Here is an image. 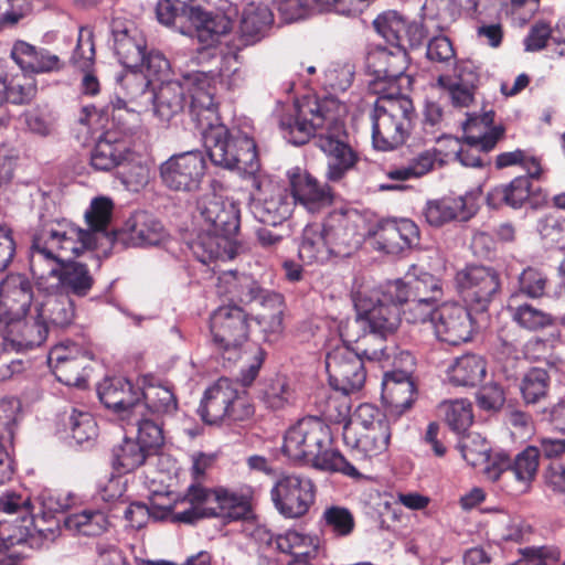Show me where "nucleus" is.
I'll return each mask as SVG.
<instances>
[{
	"label": "nucleus",
	"instance_id": "nucleus-1",
	"mask_svg": "<svg viewBox=\"0 0 565 565\" xmlns=\"http://www.w3.org/2000/svg\"><path fill=\"white\" fill-rule=\"evenodd\" d=\"M94 248V234L65 220H41L30 247V270L39 289L86 297L95 285L94 274L86 263L71 256Z\"/></svg>",
	"mask_w": 565,
	"mask_h": 565
},
{
	"label": "nucleus",
	"instance_id": "nucleus-2",
	"mask_svg": "<svg viewBox=\"0 0 565 565\" xmlns=\"http://www.w3.org/2000/svg\"><path fill=\"white\" fill-rule=\"evenodd\" d=\"M210 82L211 77L206 75L196 77L198 87L189 107L190 117L202 135L210 160L224 169L255 173L259 168L256 143L246 135L230 132L218 122L217 105Z\"/></svg>",
	"mask_w": 565,
	"mask_h": 565
},
{
	"label": "nucleus",
	"instance_id": "nucleus-3",
	"mask_svg": "<svg viewBox=\"0 0 565 565\" xmlns=\"http://www.w3.org/2000/svg\"><path fill=\"white\" fill-rule=\"evenodd\" d=\"M198 211L206 230L191 243L193 256L204 265L216 259L234 258V237L241 223L238 206L233 201L209 194L199 200Z\"/></svg>",
	"mask_w": 565,
	"mask_h": 565
},
{
	"label": "nucleus",
	"instance_id": "nucleus-4",
	"mask_svg": "<svg viewBox=\"0 0 565 565\" xmlns=\"http://www.w3.org/2000/svg\"><path fill=\"white\" fill-rule=\"evenodd\" d=\"M347 116V105L334 95L320 98V151L326 158L324 177L331 183L342 182L360 161L350 141Z\"/></svg>",
	"mask_w": 565,
	"mask_h": 565
},
{
	"label": "nucleus",
	"instance_id": "nucleus-5",
	"mask_svg": "<svg viewBox=\"0 0 565 565\" xmlns=\"http://www.w3.org/2000/svg\"><path fill=\"white\" fill-rule=\"evenodd\" d=\"M379 95L372 113V141L376 149L387 151L402 146L408 138L415 118L413 100L398 87L376 89Z\"/></svg>",
	"mask_w": 565,
	"mask_h": 565
},
{
	"label": "nucleus",
	"instance_id": "nucleus-6",
	"mask_svg": "<svg viewBox=\"0 0 565 565\" xmlns=\"http://www.w3.org/2000/svg\"><path fill=\"white\" fill-rule=\"evenodd\" d=\"M54 533L52 527H40L35 524L33 507L30 498L15 492L0 497V542L3 544L30 547L41 539Z\"/></svg>",
	"mask_w": 565,
	"mask_h": 565
},
{
	"label": "nucleus",
	"instance_id": "nucleus-7",
	"mask_svg": "<svg viewBox=\"0 0 565 565\" xmlns=\"http://www.w3.org/2000/svg\"><path fill=\"white\" fill-rule=\"evenodd\" d=\"M494 116L492 109L482 115H469L463 125V145L457 152V158L462 166L484 167L488 163L487 153L504 138L505 128L502 125H493Z\"/></svg>",
	"mask_w": 565,
	"mask_h": 565
},
{
	"label": "nucleus",
	"instance_id": "nucleus-8",
	"mask_svg": "<svg viewBox=\"0 0 565 565\" xmlns=\"http://www.w3.org/2000/svg\"><path fill=\"white\" fill-rule=\"evenodd\" d=\"M252 490L236 493L226 488H206L200 481H192L181 503L186 502L196 508H210L220 511L215 518L243 520L252 513Z\"/></svg>",
	"mask_w": 565,
	"mask_h": 565
},
{
	"label": "nucleus",
	"instance_id": "nucleus-9",
	"mask_svg": "<svg viewBox=\"0 0 565 565\" xmlns=\"http://www.w3.org/2000/svg\"><path fill=\"white\" fill-rule=\"evenodd\" d=\"M210 330L215 349L228 361L236 360L248 340L247 315L237 306L220 307L211 316Z\"/></svg>",
	"mask_w": 565,
	"mask_h": 565
},
{
	"label": "nucleus",
	"instance_id": "nucleus-10",
	"mask_svg": "<svg viewBox=\"0 0 565 565\" xmlns=\"http://www.w3.org/2000/svg\"><path fill=\"white\" fill-rule=\"evenodd\" d=\"M385 295L386 284L370 291L358 290L353 301L367 329L392 337L401 324V302L385 299Z\"/></svg>",
	"mask_w": 565,
	"mask_h": 565
},
{
	"label": "nucleus",
	"instance_id": "nucleus-11",
	"mask_svg": "<svg viewBox=\"0 0 565 565\" xmlns=\"http://www.w3.org/2000/svg\"><path fill=\"white\" fill-rule=\"evenodd\" d=\"M455 280L466 305L477 312L487 311L501 289L498 271L481 265L466 266L456 274Z\"/></svg>",
	"mask_w": 565,
	"mask_h": 565
},
{
	"label": "nucleus",
	"instance_id": "nucleus-12",
	"mask_svg": "<svg viewBox=\"0 0 565 565\" xmlns=\"http://www.w3.org/2000/svg\"><path fill=\"white\" fill-rule=\"evenodd\" d=\"M205 168V159L201 151H184L171 156L160 164V179L172 191L193 192L200 188Z\"/></svg>",
	"mask_w": 565,
	"mask_h": 565
},
{
	"label": "nucleus",
	"instance_id": "nucleus-13",
	"mask_svg": "<svg viewBox=\"0 0 565 565\" xmlns=\"http://www.w3.org/2000/svg\"><path fill=\"white\" fill-rule=\"evenodd\" d=\"M324 364L328 382L333 391L350 393L364 385L366 372L363 360L350 348L335 347L327 353Z\"/></svg>",
	"mask_w": 565,
	"mask_h": 565
},
{
	"label": "nucleus",
	"instance_id": "nucleus-14",
	"mask_svg": "<svg viewBox=\"0 0 565 565\" xmlns=\"http://www.w3.org/2000/svg\"><path fill=\"white\" fill-rule=\"evenodd\" d=\"M539 466V447L527 446L513 459L508 455H498L492 465L487 468V475L492 481L508 483L510 480H514L519 490L523 491L535 479Z\"/></svg>",
	"mask_w": 565,
	"mask_h": 565
},
{
	"label": "nucleus",
	"instance_id": "nucleus-15",
	"mask_svg": "<svg viewBox=\"0 0 565 565\" xmlns=\"http://www.w3.org/2000/svg\"><path fill=\"white\" fill-rule=\"evenodd\" d=\"M433 327L438 340L458 345L471 340L475 321L466 306L456 301H446L435 310Z\"/></svg>",
	"mask_w": 565,
	"mask_h": 565
},
{
	"label": "nucleus",
	"instance_id": "nucleus-16",
	"mask_svg": "<svg viewBox=\"0 0 565 565\" xmlns=\"http://www.w3.org/2000/svg\"><path fill=\"white\" fill-rule=\"evenodd\" d=\"M275 508L286 518H300L315 502V484L297 476H284L270 491Z\"/></svg>",
	"mask_w": 565,
	"mask_h": 565
},
{
	"label": "nucleus",
	"instance_id": "nucleus-17",
	"mask_svg": "<svg viewBox=\"0 0 565 565\" xmlns=\"http://www.w3.org/2000/svg\"><path fill=\"white\" fill-rule=\"evenodd\" d=\"M282 452L298 466L318 469V417H303L289 428Z\"/></svg>",
	"mask_w": 565,
	"mask_h": 565
},
{
	"label": "nucleus",
	"instance_id": "nucleus-18",
	"mask_svg": "<svg viewBox=\"0 0 565 565\" xmlns=\"http://www.w3.org/2000/svg\"><path fill=\"white\" fill-rule=\"evenodd\" d=\"M131 128L122 125L119 130L107 128L90 151V166L97 171H110L128 161L131 147Z\"/></svg>",
	"mask_w": 565,
	"mask_h": 565
},
{
	"label": "nucleus",
	"instance_id": "nucleus-19",
	"mask_svg": "<svg viewBox=\"0 0 565 565\" xmlns=\"http://www.w3.org/2000/svg\"><path fill=\"white\" fill-rule=\"evenodd\" d=\"M250 210L255 218L269 226H277L291 213V202L285 190L271 183L263 184L254 179Z\"/></svg>",
	"mask_w": 565,
	"mask_h": 565
},
{
	"label": "nucleus",
	"instance_id": "nucleus-20",
	"mask_svg": "<svg viewBox=\"0 0 565 565\" xmlns=\"http://www.w3.org/2000/svg\"><path fill=\"white\" fill-rule=\"evenodd\" d=\"M97 394L105 407L124 420L142 408L140 387L125 377L104 379L97 386Z\"/></svg>",
	"mask_w": 565,
	"mask_h": 565
},
{
	"label": "nucleus",
	"instance_id": "nucleus-21",
	"mask_svg": "<svg viewBox=\"0 0 565 565\" xmlns=\"http://www.w3.org/2000/svg\"><path fill=\"white\" fill-rule=\"evenodd\" d=\"M163 237V226L152 214L146 211L134 213L117 231L110 236L113 245L122 247H136L143 245H156Z\"/></svg>",
	"mask_w": 565,
	"mask_h": 565
},
{
	"label": "nucleus",
	"instance_id": "nucleus-22",
	"mask_svg": "<svg viewBox=\"0 0 565 565\" xmlns=\"http://www.w3.org/2000/svg\"><path fill=\"white\" fill-rule=\"evenodd\" d=\"M370 234L376 248L387 254H398L419 243V228L408 218L380 221Z\"/></svg>",
	"mask_w": 565,
	"mask_h": 565
},
{
	"label": "nucleus",
	"instance_id": "nucleus-23",
	"mask_svg": "<svg viewBox=\"0 0 565 565\" xmlns=\"http://www.w3.org/2000/svg\"><path fill=\"white\" fill-rule=\"evenodd\" d=\"M477 211L475 196L466 194L429 200L423 210V215L430 226L440 227L452 221H469Z\"/></svg>",
	"mask_w": 565,
	"mask_h": 565
},
{
	"label": "nucleus",
	"instance_id": "nucleus-24",
	"mask_svg": "<svg viewBox=\"0 0 565 565\" xmlns=\"http://www.w3.org/2000/svg\"><path fill=\"white\" fill-rule=\"evenodd\" d=\"M407 273V281L396 279L386 282L385 299H397V302L407 300V297L418 299L431 298V301L438 302L443 296V282L439 278L427 271Z\"/></svg>",
	"mask_w": 565,
	"mask_h": 565
},
{
	"label": "nucleus",
	"instance_id": "nucleus-25",
	"mask_svg": "<svg viewBox=\"0 0 565 565\" xmlns=\"http://www.w3.org/2000/svg\"><path fill=\"white\" fill-rule=\"evenodd\" d=\"M199 75H206L211 77L210 85L214 93L215 88L212 84L215 81V75L213 73L194 74L191 78V85L193 86L192 89L180 82L162 83L157 92L148 89L147 94L149 95V98L153 100L154 113L160 119L169 121L174 116L183 111L186 104L188 93H190V96L192 97L193 92L198 87L195 81Z\"/></svg>",
	"mask_w": 565,
	"mask_h": 565
},
{
	"label": "nucleus",
	"instance_id": "nucleus-26",
	"mask_svg": "<svg viewBox=\"0 0 565 565\" xmlns=\"http://www.w3.org/2000/svg\"><path fill=\"white\" fill-rule=\"evenodd\" d=\"M194 0H174L181 6V14L195 28L198 38L202 42L214 41V36L228 33L233 28L232 15L236 9L232 8L227 13H212L199 6H192Z\"/></svg>",
	"mask_w": 565,
	"mask_h": 565
},
{
	"label": "nucleus",
	"instance_id": "nucleus-27",
	"mask_svg": "<svg viewBox=\"0 0 565 565\" xmlns=\"http://www.w3.org/2000/svg\"><path fill=\"white\" fill-rule=\"evenodd\" d=\"M47 326L38 317L26 316L0 323V337L17 351L31 350L47 339Z\"/></svg>",
	"mask_w": 565,
	"mask_h": 565
},
{
	"label": "nucleus",
	"instance_id": "nucleus-28",
	"mask_svg": "<svg viewBox=\"0 0 565 565\" xmlns=\"http://www.w3.org/2000/svg\"><path fill=\"white\" fill-rule=\"evenodd\" d=\"M32 300V286L24 276H7L0 285V323L26 316Z\"/></svg>",
	"mask_w": 565,
	"mask_h": 565
},
{
	"label": "nucleus",
	"instance_id": "nucleus-29",
	"mask_svg": "<svg viewBox=\"0 0 565 565\" xmlns=\"http://www.w3.org/2000/svg\"><path fill=\"white\" fill-rule=\"evenodd\" d=\"M366 65L377 79L373 85L375 92V88L380 89L381 81L391 83L401 78L408 68L409 57L405 47L394 46L393 50H388L379 46L369 52Z\"/></svg>",
	"mask_w": 565,
	"mask_h": 565
},
{
	"label": "nucleus",
	"instance_id": "nucleus-30",
	"mask_svg": "<svg viewBox=\"0 0 565 565\" xmlns=\"http://www.w3.org/2000/svg\"><path fill=\"white\" fill-rule=\"evenodd\" d=\"M46 292L47 295L36 306L38 317L47 326V332L67 330L76 319L73 299L61 291Z\"/></svg>",
	"mask_w": 565,
	"mask_h": 565
},
{
	"label": "nucleus",
	"instance_id": "nucleus-31",
	"mask_svg": "<svg viewBox=\"0 0 565 565\" xmlns=\"http://www.w3.org/2000/svg\"><path fill=\"white\" fill-rule=\"evenodd\" d=\"M416 385L411 373L403 370L386 372L382 382V398L395 414L409 409L416 398Z\"/></svg>",
	"mask_w": 565,
	"mask_h": 565
},
{
	"label": "nucleus",
	"instance_id": "nucleus-32",
	"mask_svg": "<svg viewBox=\"0 0 565 565\" xmlns=\"http://www.w3.org/2000/svg\"><path fill=\"white\" fill-rule=\"evenodd\" d=\"M236 396V390L227 379H220L209 387L198 409L202 420L206 424H217L228 415V405Z\"/></svg>",
	"mask_w": 565,
	"mask_h": 565
},
{
	"label": "nucleus",
	"instance_id": "nucleus-33",
	"mask_svg": "<svg viewBox=\"0 0 565 565\" xmlns=\"http://www.w3.org/2000/svg\"><path fill=\"white\" fill-rule=\"evenodd\" d=\"M391 435L390 425H379L355 431H342L344 444L359 451L365 458H372L383 454L388 448Z\"/></svg>",
	"mask_w": 565,
	"mask_h": 565
},
{
	"label": "nucleus",
	"instance_id": "nucleus-34",
	"mask_svg": "<svg viewBox=\"0 0 565 565\" xmlns=\"http://www.w3.org/2000/svg\"><path fill=\"white\" fill-rule=\"evenodd\" d=\"M221 282L227 286V291L232 299L241 303H250L259 301L262 305H280L282 297L279 294L270 292L259 286V284L247 276H236L233 273L225 274L220 278Z\"/></svg>",
	"mask_w": 565,
	"mask_h": 565
},
{
	"label": "nucleus",
	"instance_id": "nucleus-35",
	"mask_svg": "<svg viewBox=\"0 0 565 565\" xmlns=\"http://www.w3.org/2000/svg\"><path fill=\"white\" fill-rule=\"evenodd\" d=\"M11 57L22 71L31 73H49L60 71L63 63L60 57L47 50H38L24 41H17L11 51Z\"/></svg>",
	"mask_w": 565,
	"mask_h": 565
},
{
	"label": "nucleus",
	"instance_id": "nucleus-36",
	"mask_svg": "<svg viewBox=\"0 0 565 565\" xmlns=\"http://www.w3.org/2000/svg\"><path fill=\"white\" fill-rule=\"evenodd\" d=\"M552 363H546V367L531 366L519 379L518 388L525 406H534L545 402L551 392Z\"/></svg>",
	"mask_w": 565,
	"mask_h": 565
},
{
	"label": "nucleus",
	"instance_id": "nucleus-37",
	"mask_svg": "<svg viewBox=\"0 0 565 565\" xmlns=\"http://www.w3.org/2000/svg\"><path fill=\"white\" fill-rule=\"evenodd\" d=\"M274 15L267 6L249 3L245 7L238 28V41L243 46L259 42L270 29Z\"/></svg>",
	"mask_w": 565,
	"mask_h": 565
},
{
	"label": "nucleus",
	"instance_id": "nucleus-38",
	"mask_svg": "<svg viewBox=\"0 0 565 565\" xmlns=\"http://www.w3.org/2000/svg\"><path fill=\"white\" fill-rule=\"evenodd\" d=\"M141 405L140 413L161 418L173 415L178 409L177 397L171 387L152 380L145 379L140 387Z\"/></svg>",
	"mask_w": 565,
	"mask_h": 565
},
{
	"label": "nucleus",
	"instance_id": "nucleus-39",
	"mask_svg": "<svg viewBox=\"0 0 565 565\" xmlns=\"http://www.w3.org/2000/svg\"><path fill=\"white\" fill-rule=\"evenodd\" d=\"M320 238L329 256H349L350 245L348 239L347 213L342 210L330 212L323 220Z\"/></svg>",
	"mask_w": 565,
	"mask_h": 565
},
{
	"label": "nucleus",
	"instance_id": "nucleus-40",
	"mask_svg": "<svg viewBox=\"0 0 565 565\" xmlns=\"http://www.w3.org/2000/svg\"><path fill=\"white\" fill-rule=\"evenodd\" d=\"M487 375V360L477 353H465L455 359L448 367V379L452 385L476 387Z\"/></svg>",
	"mask_w": 565,
	"mask_h": 565
},
{
	"label": "nucleus",
	"instance_id": "nucleus-41",
	"mask_svg": "<svg viewBox=\"0 0 565 565\" xmlns=\"http://www.w3.org/2000/svg\"><path fill=\"white\" fill-rule=\"evenodd\" d=\"M531 180L526 177H516L507 184H499L492 188L487 194L489 207L499 210L502 206L520 209L529 200L531 192Z\"/></svg>",
	"mask_w": 565,
	"mask_h": 565
},
{
	"label": "nucleus",
	"instance_id": "nucleus-42",
	"mask_svg": "<svg viewBox=\"0 0 565 565\" xmlns=\"http://www.w3.org/2000/svg\"><path fill=\"white\" fill-rule=\"evenodd\" d=\"M349 393L335 392V394L323 395L324 402L320 407V433L328 435L330 444L333 443L334 435H339L340 425L348 422L349 416Z\"/></svg>",
	"mask_w": 565,
	"mask_h": 565
},
{
	"label": "nucleus",
	"instance_id": "nucleus-43",
	"mask_svg": "<svg viewBox=\"0 0 565 565\" xmlns=\"http://www.w3.org/2000/svg\"><path fill=\"white\" fill-rule=\"evenodd\" d=\"M298 115L295 124L280 121L282 129L288 130L290 137L289 140L294 145L300 146L309 141L315 136L316 126L312 120L307 119L309 113L312 117L318 116V95L312 94L311 96L305 97L301 104L297 105Z\"/></svg>",
	"mask_w": 565,
	"mask_h": 565
},
{
	"label": "nucleus",
	"instance_id": "nucleus-44",
	"mask_svg": "<svg viewBox=\"0 0 565 565\" xmlns=\"http://www.w3.org/2000/svg\"><path fill=\"white\" fill-rule=\"evenodd\" d=\"M114 49L119 62L127 68L138 70L145 64V42L129 34L128 29H113Z\"/></svg>",
	"mask_w": 565,
	"mask_h": 565
},
{
	"label": "nucleus",
	"instance_id": "nucleus-45",
	"mask_svg": "<svg viewBox=\"0 0 565 565\" xmlns=\"http://www.w3.org/2000/svg\"><path fill=\"white\" fill-rule=\"evenodd\" d=\"M294 202L308 212L318 211V183L308 171L296 167L288 172Z\"/></svg>",
	"mask_w": 565,
	"mask_h": 565
},
{
	"label": "nucleus",
	"instance_id": "nucleus-46",
	"mask_svg": "<svg viewBox=\"0 0 565 565\" xmlns=\"http://www.w3.org/2000/svg\"><path fill=\"white\" fill-rule=\"evenodd\" d=\"M129 425L137 427V441L150 454L154 455L164 443L160 418L142 413H134L126 419Z\"/></svg>",
	"mask_w": 565,
	"mask_h": 565
},
{
	"label": "nucleus",
	"instance_id": "nucleus-47",
	"mask_svg": "<svg viewBox=\"0 0 565 565\" xmlns=\"http://www.w3.org/2000/svg\"><path fill=\"white\" fill-rule=\"evenodd\" d=\"M519 300V294H512L508 310L520 327L535 331L555 324V320L550 313L530 303H520Z\"/></svg>",
	"mask_w": 565,
	"mask_h": 565
},
{
	"label": "nucleus",
	"instance_id": "nucleus-48",
	"mask_svg": "<svg viewBox=\"0 0 565 565\" xmlns=\"http://www.w3.org/2000/svg\"><path fill=\"white\" fill-rule=\"evenodd\" d=\"M150 454L137 441L125 438L111 450V462L119 472H131L142 466Z\"/></svg>",
	"mask_w": 565,
	"mask_h": 565
},
{
	"label": "nucleus",
	"instance_id": "nucleus-49",
	"mask_svg": "<svg viewBox=\"0 0 565 565\" xmlns=\"http://www.w3.org/2000/svg\"><path fill=\"white\" fill-rule=\"evenodd\" d=\"M169 61L163 56L162 53L152 51L149 54L145 53V64L140 66L138 70L145 68L146 75H138L136 73L127 76L125 78L127 87L135 86L140 90L141 95H147L150 79L149 77L161 78V76L166 75L169 71Z\"/></svg>",
	"mask_w": 565,
	"mask_h": 565
},
{
	"label": "nucleus",
	"instance_id": "nucleus-50",
	"mask_svg": "<svg viewBox=\"0 0 565 565\" xmlns=\"http://www.w3.org/2000/svg\"><path fill=\"white\" fill-rule=\"evenodd\" d=\"M107 516L98 510H84L79 513L64 518V525L67 530L85 536H96L108 527Z\"/></svg>",
	"mask_w": 565,
	"mask_h": 565
},
{
	"label": "nucleus",
	"instance_id": "nucleus-51",
	"mask_svg": "<svg viewBox=\"0 0 565 565\" xmlns=\"http://www.w3.org/2000/svg\"><path fill=\"white\" fill-rule=\"evenodd\" d=\"M73 351L75 353L68 361L55 366L54 374L66 385L81 386L85 382V370L92 356L87 352H81L77 347H74Z\"/></svg>",
	"mask_w": 565,
	"mask_h": 565
},
{
	"label": "nucleus",
	"instance_id": "nucleus-52",
	"mask_svg": "<svg viewBox=\"0 0 565 565\" xmlns=\"http://www.w3.org/2000/svg\"><path fill=\"white\" fill-rule=\"evenodd\" d=\"M407 20L396 11L380 14L374 21V29L393 46L404 47V32Z\"/></svg>",
	"mask_w": 565,
	"mask_h": 565
},
{
	"label": "nucleus",
	"instance_id": "nucleus-53",
	"mask_svg": "<svg viewBox=\"0 0 565 565\" xmlns=\"http://www.w3.org/2000/svg\"><path fill=\"white\" fill-rule=\"evenodd\" d=\"M114 204L108 198H96L92 201L89 209L85 212V220L89 230H84L94 234L97 244V235L108 236L106 232L113 214Z\"/></svg>",
	"mask_w": 565,
	"mask_h": 565
},
{
	"label": "nucleus",
	"instance_id": "nucleus-54",
	"mask_svg": "<svg viewBox=\"0 0 565 565\" xmlns=\"http://www.w3.org/2000/svg\"><path fill=\"white\" fill-rule=\"evenodd\" d=\"M440 409L449 428L457 434L468 430L473 422L472 405L466 399L446 402Z\"/></svg>",
	"mask_w": 565,
	"mask_h": 565
},
{
	"label": "nucleus",
	"instance_id": "nucleus-55",
	"mask_svg": "<svg viewBox=\"0 0 565 565\" xmlns=\"http://www.w3.org/2000/svg\"><path fill=\"white\" fill-rule=\"evenodd\" d=\"M379 425H390L386 415L375 405L363 403L356 407L351 418L341 427V433L343 430H361Z\"/></svg>",
	"mask_w": 565,
	"mask_h": 565
},
{
	"label": "nucleus",
	"instance_id": "nucleus-56",
	"mask_svg": "<svg viewBox=\"0 0 565 565\" xmlns=\"http://www.w3.org/2000/svg\"><path fill=\"white\" fill-rule=\"evenodd\" d=\"M436 157L429 151H424L408 161L406 166L390 169L386 175L391 180L407 181L418 179L433 170Z\"/></svg>",
	"mask_w": 565,
	"mask_h": 565
},
{
	"label": "nucleus",
	"instance_id": "nucleus-57",
	"mask_svg": "<svg viewBox=\"0 0 565 565\" xmlns=\"http://www.w3.org/2000/svg\"><path fill=\"white\" fill-rule=\"evenodd\" d=\"M390 337L367 329L356 341V350L361 358L370 361H383L390 359L387 339Z\"/></svg>",
	"mask_w": 565,
	"mask_h": 565
},
{
	"label": "nucleus",
	"instance_id": "nucleus-58",
	"mask_svg": "<svg viewBox=\"0 0 565 565\" xmlns=\"http://www.w3.org/2000/svg\"><path fill=\"white\" fill-rule=\"evenodd\" d=\"M71 63L81 72L93 70L95 64V44L90 29L81 28Z\"/></svg>",
	"mask_w": 565,
	"mask_h": 565
},
{
	"label": "nucleus",
	"instance_id": "nucleus-59",
	"mask_svg": "<svg viewBox=\"0 0 565 565\" xmlns=\"http://www.w3.org/2000/svg\"><path fill=\"white\" fill-rule=\"evenodd\" d=\"M264 403L271 409H281L290 399V391L284 376L276 375L266 380L259 391Z\"/></svg>",
	"mask_w": 565,
	"mask_h": 565
},
{
	"label": "nucleus",
	"instance_id": "nucleus-60",
	"mask_svg": "<svg viewBox=\"0 0 565 565\" xmlns=\"http://www.w3.org/2000/svg\"><path fill=\"white\" fill-rule=\"evenodd\" d=\"M324 526L337 537L350 535L355 526L353 514L349 509L338 505L327 508L323 512Z\"/></svg>",
	"mask_w": 565,
	"mask_h": 565
},
{
	"label": "nucleus",
	"instance_id": "nucleus-61",
	"mask_svg": "<svg viewBox=\"0 0 565 565\" xmlns=\"http://www.w3.org/2000/svg\"><path fill=\"white\" fill-rule=\"evenodd\" d=\"M36 85L33 78L24 74L12 76L6 81L7 100L14 105L31 103L36 95Z\"/></svg>",
	"mask_w": 565,
	"mask_h": 565
},
{
	"label": "nucleus",
	"instance_id": "nucleus-62",
	"mask_svg": "<svg viewBox=\"0 0 565 565\" xmlns=\"http://www.w3.org/2000/svg\"><path fill=\"white\" fill-rule=\"evenodd\" d=\"M436 303V301H431V298L407 297V300L401 301L399 308L404 306L402 313L408 323L417 324L427 321L433 323V317L437 309Z\"/></svg>",
	"mask_w": 565,
	"mask_h": 565
},
{
	"label": "nucleus",
	"instance_id": "nucleus-63",
	"mask_svg": "<svg viewBox=\"0 0 565 565\" xmlns=\"http://www.w3.org/2000/svg\"><path fill=\"white\" fill-rule=\"evenodd\" d=\"M547 282V276L541 269L527 267L519 276V290L515 294H519V298L521 295L541 298L545 295Z\"/></svg>",
	"mask_w": 565,
	"mask_h": 565
},
{
	"label": "nucleus",
	"instance_id": "nucleus-64",
	"mask_svg": "<svg viewBox=\"0 0 565 565\" xmlns=\"http://www.w3.org/2000/svg\"><path fill=\"white\" fill-rule=\"evenodd\" d=\"M518 553L526 565H556L562 559V551L554 544L526 546L519 548Z\"/></svg>",
	"mask_w": 565,
	"mask_h": 565
}]
</instances>
